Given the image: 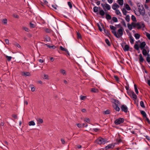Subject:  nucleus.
Here are the masks:
<instances>
[{
    "label": "nucleus",
    "mask_w": 150,
    "mask_h": 150,
    "mask_svg": "<svg viewBox=\"0 0 150 150\" xmlns=\"http://www.w3.org/2000/svg\"><path fill=\"white\" fill-rule=\"evenodd\" d=\"M131 19L133 21H136V18L134 15H132L131 16Z\"/></svg>",
    "instance_id": "obj_49"
},
{
    "label": "nucleus",
    "mask_w": 150,
    "mask_h": 150,
    "mask_svg": "<svg viewBox=\"0 0 150 150\" xmlns=\"http://www.w3.org/2000/svg\"><path fill=\"white\" fill-rule=\"evenodd\" d=\"M122 11L123 14L124 15H126L127 11L124 8H123L122 10Z\"/></svg>",
    "instance_id": "obj_35"
},
{
    "label": "nucleus",
    "mask_w": 150,
    "mask_h": 150,
    "mask_svg": "<svg viewBox=\"0 0 150 150\" xmlns=\"http://www.w3.org/2000/svg\"><path fill=\"white\" fill-rule=\"evenodd\" d=\"M146 118V120L147 122L149 124H150V121L149 119L146 117H145Z\"/></svg>",
    "instance_id": "obj_63"
},
{
    "label": "nucleus",
    "mask_w": 150,
    "mask_h": 150,
    "mask_svg": "<svg viewBox=\"0 0 150 150\" xmlns=\"http://www.w3.org/2000/svg\"><path fill=\"white\" fill-rule=\"evenodd\" d=\"M22 75L25 76H29L30 75V73L29 72H22Z\"/></svg>",
    "instance_id": "obj_14"
},
{
    "label": "nucleus",
    "mask_w": 150,
    "mask_h": 150,
    "mask_svg": "<svg viewBox=\"0 0 150 150\" xmlns=\"http://www.w3.org/2000/svg\"><path fill=\"white\" fill-rule=\"evenodd\" d=\"M115 105H118V104H120V102L118 100H115Z\"/></svg>",
    "instance_id": "obj_38"
},
{
    "label": "nucleus",
    "mask_w": 150,
    "mask_h": 150,
    "mask_svg": "<svg viewBox=\"0 0 150 150\" xmlns=\"http://www.w3.org/2000/svg\"><path fill=\"white\" fill-rule=\"evenodd\" d=\"M117 143H115V144H119V143L122 142V140L121 139H117L116 140Z\"/></svg>",
    "instance_id": "obj_39"
},
{
    "label": "nucleus",
    "mask_w": 150,
    "mask_h": 150,
    "mask_svg": "<svg viewBox=\"0 0 150 150\" xmlns=\"http://www.w3.org/2000/svg\"><path fill=\"white\" fill-rule=\"evenodd\" d=\"M115 13L117 15H119L120 16H121V12H120L119 10H115Z\"/></svg>",
    "instance_id": "obj_26"
},
{
    "label": "nucleus",
    "mask_w": 150,
    "mask_h": 150,
    "mask_svg": "<svg viewBox=\"0 0 150 150\" xmlns=\"http://www.w3.org/2000/svg\"><path fill=\"white\" fill-rule=\"evenodd\" d=\"M28 124H29V126H32V125L34 126L35 125V123L33 121H30L29 122Z\"/></svg>",
    "instance_id": "obj_23"
},
{
    "label": "nucleus",
    "mask_w": 150,
    "mask_h": 150,
    "mask_svg": "<svg viewBox=\"0 0 150 150\" xmlns=\"http://www.w3.org/2000/svg\"><path fill=\"white\" fill-rule=\"evenodd\" d=\"M127 92L128 95H129V96H130L131 97H132V96L133 94V93H134L133 91L130 90V91H127Z\"/></svg>",
    "instance_id": "obj_15"
},
{
    "label": "nucleus",
    "mask_w": 150,
    "mask_h": 150,
    "mask_svg": "<svg viewBox=\"0 0 150 150\" xmlns=\"http://www.w3.org/2000/svg\"><path fill=\"white\" fill-rule=\"evenodd\" d=\"M144 34L146 35L147 38H150V34L149 33L146 32H145Z\"/></svg>",
    "instance_id": "obj_51"
},
{
    "label": "nucleus",
    "mask_w": 150,
    "mask_h": 150,
    "mask_svg": "<svg viewBox=\"0 0 150 150\" xmlns=\"http://www.w3.org/2000/svg\"><path fill=\"white\" fill-rule=\"evenodd\" d=\"M12 116V117L15 119H17L18 118L17 116L16 115L13 114V115Z\"/></svg>",
    "instance_id": "obj_64"
},
{
    "label": "nucleus",
    "mask_w": 150,
    "mask_h": 150,
    "mask_svg": "<svg viewBox=\"0 0 150 150\" xmlns=\"http://www.w3.org/2000/svg\"><path fill=\"white\" fill-rule=\"evenodd\" d=\"M124 122V119L122 118H119L116 119L114 122V123L115 125H119L122 123Z\"/></svg>",
    "instance_id": "obj_4"
},
{
    "label": "nucleus",
    "mask_w": 150,
    "mask_h": 150,
    "mask_svg": "<svg viewBox=\"0 0 150 150\" xmlns=\"http://www.w3.org/2000/svg\"><path fill=\"white\" fill-rule=\"evenodd\" d=\"M146 61L148 63L150 62V57L149 56L147 57L146 58Z\"/></svg>",
    "instance_id": "obj_56"
},
{
    "label": "nucleus",
    "mask_w": 150,
    "mask_h": 150,
    "mask_svg": "<svg viewBox=\"0 0 150 150\" xmlns=\"http://www.w3.org/2000/svg\"><path fill=\"white\" fill-rule=\"evenodd\" d=\"M139 61L140 62V64H141V63H142L144 61V59L143 58L141 54H140L139 55Z\"/></svg>",
    "instance_id": "obj_13"
},
{
    "label": "nucleus",
    "mask_w": 150,
    "mask_h": 150,
    "mask_svg": "<svg viewBox=\"0 0 150 150\" xmlns=\"http://www.w3.org/2000/svg\"><path fill=\"white\" fill-rule=\"evenodd\" d=\"M138 9L140 14L142 16H144L145 14L144 8L142 4L138 5Z\"/></svg>",
    "instance_id": "obj_3"
},
{
    "label": "nucleus",
    "mask_w": 150,
    "mask_h": 150,
    "mask_svg": "<svg viewBox=\"0 0 150 150\" xmlns=\"http://www.w3.org/2000/svg\"><path fill=\"white\" fill-rule=\"evenodd\" d=\"M97 26H98V28L99 30L100 31H102V29L101 28V27H100V25L99 24H98Z\"/></svg>",
    "instance_id": "obj_62"
},
{
    "label": "nucleus",
    "mask_w": 150,
    "mask_h": 150,
    "mask_svg": "<svg viewBox=\"0 0 150 150\" xmlns=\"http://www.w3.org/2000/svg\"><path fill=\"white\" fill-rule=\"evenodd\" d=\"M121 109L122 111L124 112H127L128 111V108L125 105H122L121 107Z\"/></svg>",
    "instance_id": "obj_7"
},
{
    "label": "nucleus",
    "mask_w": 150,
    "mask_h": 150,
    "mask_svg": "<svg viewBox=\"0 0 150 150\" xmlns=\"http://www.w3.org/2000/svg\"><path fill=\"white\" fill-rule=\"evenodd\" d=\"M123 28L121 27L118 30L117 34V38L121 36L123 34Z\"/></svg>",
    "instance_id": "obj_6"
},
{
    "label": "nucleus",
    "mask_w": 150,
    "mask_h": 150,
    "mask_svg": "<svg viewBox=\"0 0 150 150\" xmlns=\"http://www.w3.org/2000/svg\"><path fill=\"white\" fill-rule=\"evenodd\" d=\"M127 26L128 28L130 30H131L132 28V27H133V25L132 24H132H130L129 23H128Z\"/></svg>",
    "instance_id": "obj_22"
},
{
    "label": "nucleus",
    "mask_w": 150,
    "mask_h": 150,
    "mask_svg": "<svg viewBox=\"0 0 150 150\" xmlns=\"http://www.w3.org/2000/svg\"><path fill=\"white\" fill-rule=\"evenodd\" d=\"M93 11L95 13H96L98 11V7L96 6H95L93 8Z\"/></svg>",
    "instance_id": "obj_37"
},
{
    "label": "nucleus",
    "mask_w": 150,
    "mask_h": 150,
    "mask_svg": "<svg viewBox=\"0 0 150 150\" xmlns=\"http://www.w3.org/2000/svg\"><path fill=\"white\" fill-rule=\"evenodd\" d=\"M119 6L116 3L113 4L112 6V8L115 10H117V8H119Z\"/></svg>",
    "instance_id": "obj_9"
},
{
    "label": "nucleus",
    "mask_w": 150,
    "mask_h": 150,
    "mask_svg": "<svg viewBox=\"0 0 150 150\" xmlns=\"http://www.w3.org/2000/svg\"><path fill=\"white\" fill-rule=\"evenodd\" d=\"M84 120L86 121V122L88 123L89 122H90V120L89 118H87L85 119Z\"/></svg>",
    "instance_id": "obj_60"
},
{
    "label": "nucleus",
    "mask_w": 150,
    "mask_h": 150,
    "mask_svg": "<svg viewBox=\"0 0 150 150\" xmlns=\"http://www.w3.org/2000/svg\"><path fill=\"white\" fill-rule=\"evenodd\" d=\"M30 26L31 28H34L36 27V24L35 23H32L30 22Z\"/></svg>",
    "instance_id": "obj_18"
},
{
    "label": "nucleus",
    "mask_w": 150,
    "mask_h": 150,
    "mask_svg": "<svg viewBox=\"0 0 150 150\" xmlns=\"http://www.w3.org/2000/svg\"><path fill=\"white\" fill-rule=\"evenodd\" d=\"M112 20L115 22H117L118 21V20L117 18L116 17H113L112 18Z\"/></svg>",
    "instance_id": "obj_42"
},
{
    "label": "nucleus",
    "mask_w": 150,
    "mask_h": 150,
    "mask_svg": "<svg viewBox=\"0 0 150 150\" xmlns=\"http://www.w3.org/2000/svg\"><path fill=\"white\" fill-rule=\"evenodd\" d=\"M135 38H139L140 35L138 33H136L134 34Z\"/></svg>",
    "instance_id": "obj_59"
},
{
    "label": "nucleus",
    "mask_w": 150,
    "mask_h": 150,
    "mask_svg": "<svg viewBox=\"0 0 150 150\" xmlns=\"http://www.w3.org/2000/svg\"><path fill=\"white\" fill-rule=\"evenodd\" d=\"M106 18L107 20H110L111 18V17L110 15L107 14H106Z\"/></svg>",
    "instance_id": "obj_36"
},
{
    "label": "nucleus",
    "mask_w": 150,
    "mask_h": 150,
    "mask_svg": "<svg viewBox=\"0 0 150 150\" xmlns=\"http://www.w3.org/2000/svg\"><path fill=\"white\" fill-rule=\"evenodd\" d=\"M130 38V41L131 43L132 44H133L134 43V40L133 38Z\"/></svg>",
    "instance_id": "obj_58"
},
{
    "label": "nucleus",
    "mask_w": 150,
    "mask_h": 150,
    "mask_svg": "<svg viewBox=\"0 0 150 150\" xmlns=\"http://www.w3.org/2000/svg\"><path fill=\"white\" fill-rule=\"evenodd\" d=\"M60 72L63 75H66V71L65 70L63 69H61L60 70Z\"/></svg>",
    "instance_id": "obj_33"
},
{
    "label": "nucleus",
    "mask_w": 150,
    "mask_h": 150,
    "mask_svg": "<svg viewBox=\"0 0 150 150\" xmlns=\"http://www.w3.org/2000/svg\"><path fill=\"white\" fill-rule=\"evenodd\" d=\"M43 79H49L48 76L47 75L44 74V77H43Z\"/></svg>",
    "instance_id": "obj_55"
},
{
    "label": "nucleus",
    "mask_w": 150,
    "mask_h": 150,
    "mask_svg": "<svg viewBox=\"0 0 150 150\" xmlns=\"http://www.w3.org/2000/svg\"><path fill=\"white\" fill-rule=\"evenodd\" d=\"M110 28L112 30H116V28L113 25H110Z\"/></svg>",
    "instance_id": "obj_40"
},
{
    "label": "nucleus",
    "mask_w": 150,
    "mask_h": 150,
    "mask_svg": "<svg viewBox=\"0 0 150 150\" xmlns=\"http://www.w3.org/2000/svg\"><path fill=\"white\" fill-rule=\"evenodd\" d=\"M60 49L61 50L63 51H65V52H66V51H67V50L66 48H64L61 46H60Z\"/></svg>",
    "instance_id": "obj_43"
},
{
    "label": "nucleus",
    "mask_w": 150,
    "mask_h": 150,
    "mask_svg": "<svg viewBox=\"0 0 150 150\" xmlns=\"http://www.w3.org/2000/svg\"><path fill=\"white\" fill-rule=\"evenodd\" d=\"M129 46L127 45H125V47H123V49L124 51L126 52L128 51L129 50Z\"/></svg>",
    "instance_id": "obj_12"
},
{
    "label": "nucleus",
    "mask_w": 150,
    "mask_h": 150,
    "mask_svg": "<svg viewBox=\"0 0 150 150\" xmlns=\"http://www.w3.org/2000/svg\"><path fill=\"white\" fill-rule=\"evenodd\" d=\"M44 30L47 33H50L52 32L51 30L47 28H45Z\"/></svg>",
    "instance_id": "obj_19"
},
{
    "label": "nucleus",
    "mask_w": 150,
    "mask_h": 150,
    "mask_svg": "<svg viewBox=\"0 0 150 150\" xmlns=\"http://www.w3.org/2000/svg\"><path fill=\"white\" fill-rule=\"evenodd\" d=\"M68 4L70 8H72V5L71 3V2H68Z\"/></svg>",
    "instance_id": "obj_57"
},
{
    "label": "nucleus",
    "mask_w": 150,
    "mask_h": 150,
    "mask_svg": "<svg viewBox=\"0 0 150 150\" xmlns=\"http://www.w3.org/2000/svg\"><path fill=\"white\" fill-rule=\"evenodd\" d=\"M114 108L117 111H119L120 110V108L118 105H115L114 106Z\"/></svg>",
    "instance_id": "obj_25"
},
{
    "label": "nucleus",
    "mask_w": 150,
    "mask_h": 150,
    "mask_svg": "<svg viewBox=\"0 0 150 150\" xmlns=\"http://www.w3.org/2000/svg\"><path fill=\"white\" fill-rule=\"evenodd\" d=\"M99 13L101 16H103L104 15L105 13L103 10H101L100 11Z\"/></svg>",
    "instance_id": "obj_30"
},
{
    "label": "nucleus",
    "mask_w": 150,
    "mask_h": 150,
    "mask_svg": "<svg viewBox=\"0 0 150 150\" xmlns=\"http://www.w3.org/2000/svg\"><path fill=\"white\" fill-rule=\"evenodd\" d=\"M112 32L115 35V36L117 38V33L116 31V30H112Z\"/></svg>",
    "instance_id": "obj_32"
},
{
    "label": "nucleus",
    "mask_w": 150,
    "mask_h": 150,
    "mask_svg": "<svg viewBox=\"0 0 150 150\" xmlns=\"http://www.w3.org/2000/svg\"><path fill=\"white\" fill-rule=\"evenodd\" d=\"M6 57L8 61H11V60L12 58V57H11L8 56H6Z\"/></svg>",
    "instance_id": "obj_47"
},
{
    "label": "nucleus",
    "mask_w": 150,
    "mask_h": 150,
    "mask_svg": "<svg viewBox=\"0 0 150 150\" xmlns=\"http://www.w3.org/2000/svg\"><path fill=\"white\" fill-rule=\"evenodd\" d=\"M98 91V89H96V88H92L91 90V91L93 92H96Z\"/></svg>",
    "instance_id": "obj_41"
},
{
    "label": "nucleus",
    "mask_w": 150,
    "mask_h": 150,
    "mask_svg": "<svg viewBox=\"0 0 150 150\" xmlns=\"http://www.w3.org/2000/svg\"><path fill=\"white\" fill-rule=\"evenodd\" d=\"M115 146V144H109L108 145V146H106L105 148V149L107 150L108 149H112Z\"/></svg>",
    "instance_id": "obj_8"
},
{
    "label": "nucleus",
    "mask_w": 150,
    "mask_h": 150,
    "mask_svg": "<svg viewBox=\"0 0 150 150\" xmlns=\"http://www.w3.org/2000/svg\"><path fill=\"white\" fill-rule=\"evenodd\" d=\"M126 20L128 22H129L130 20L129 17V16H127L125 18Z\"/></svg>",
    "instance_id": "obj_48"
},
{
    "label": "nucleus",
    "mask_w": 150,
    "mask_h": 150,
    "mask_svg": "<svg viewBox=\"0 0 150 150\" xmlns=\"http://www.w3.org/2000/svg\"><path fill=\"white\" fill-rule=\"evenodd\" d=\"M95 142L97 144L101 145L105 144L107 142L106 139L100 137L96 140Z\"/></svg>",
    "instance_id": "obj_2"
},
{
    "label": "nucleus",
    "mask_w": 150,
    "mask_h": 150,
    "mask_svg": "<svg viewBox=\"0 0 150 150\" xmlns=\"http://www.w3.org/2000/svg\"><path fill=\"white\" fill-rule=\"evenodd\" d=\"M125 7L126 8L128 11H129L131 9L130 7L127 4L125 5Z\"/></svg>",
    "instance_id": "obj_31"
},
{
    "label": "nucleus",
    "mask_w": 150,
    "mask_h": 150,
    "mask_svg": "<svg viewBox=\"0 0 150 150\" xmlns=\"http://www.w3.org/2000/svg\"><path fill=\"white\" fill-rule=\"evenodd\" d=\"M105 42L107 44V45L109 46H110L111 45L110 42L109 40L107 39H106L105 40Z\"/></svg>",
    "instance_id": "obj_21"
},
{
    "label": "nucleus",
    "mask_w": 150,
    "mask_h": 150,
    "mask_svg": "<svg viewBox=\"0 0 150 150\" xmlns=\"http://www.w3.org/2000/svg\"><path fill=\"white\" fill-rule=\"evenodd\" d=\"M77 38H81V34L77 32Z\"/></svg>",
    "instance_id": "obj_61"
},
{
    "label": "nucleus",
    "mask_w": 150,
    "mask_h": 150,
    "mask_svg": "<svg viewBox=\"0 0 150 150\" xmlns=\"http://www.w3.org/2000/svg\"><path fill=\"white\" fill-rule=\"evenodd\" d=\"M13 17L16 18H19V16L17 15H16V14H13Z\"/></svg>",
    "instance_id": "obj_54"
},
{
    "label": "nucleus",
    "mask_w": 150,
    "mask_h": 150,
    "mask_svg": "<svg viewBox=\"0 0 150 150\" xmlns=\"http://www.w3.org/2000/svg\"><path fill=\"white\" fill-rule=\"evenodd\" d=\"M133 27L134 28H135L138 29H140L142 28L143 30H144V28L145 27L144 24L143 23H132Z\"/></svg>",
    "instance_id": "obj_1"
},
{
    "label": "nucleus",
    "mask_w": 150,
    "mask_h": 150,
    "mask_svg": "<svg viewBox=\"0 0 150 150\" xmlns=\"http://www.w3.org/2000/svg\"><path fill=\"white\" fill-rule=\"evenodd\" d=\"M38 121V124H41L43 122V120L42 119H39Z\"/></svg>",
    "instance_id": "obj_28"
},
{
    "label": "nucleus",
    "mask_w": 150,
    "mask_h": 150,
    "mask_svg": "<svg viewBox=\"0 0 150 150\" xmlns=\"http://www.w3.org/2000/svg\"><path fill=\"white\" fill-rule=\"evenodd\" d=\"M140 113L144 117H146V115L144 111L141 110L140 111Z\"/></svg>",
    "instance_id": "obj_16"
},
{
    "label": "nucleus",
    "mask_w": 150,
    "mask_h": 150,
    "mask_svg": "<svg viewBox=\"0 0 150 150\" xmlns=\"http://www.w3.org/2000/svg\"><path fill=\"white\" fill-rule=\"evenodd\" d=\"M86 98V97L84 96H81L80 99L81 100H84Z\"/></svg>",
    "instance_id": "obj_46"
},
{
    "label": "nucleus",
    "mask_w": 150,
    "mask_h": 150,
    "mask_svg": "<svg viewBox=\"0 0 150 150\" xmlns=\"http://www.w3.org/2000/svg\"><path fill=\"white\" fill-rule=\"evenodd\" d=\"M146 45V44L145 42H141L140 43V47L141 49L142 50V49H144V48Z\"/></svg>",
    "instance_id": "obj_10"
},
{
    "label": "nucleus",
    "mask_w": 150,
    "mask_h": 150,
    "mask_svg": "<svg viewBox=\"0 0 150 150\" xmlns=\"http://www.w3.org/2000/svg\"><path fill=\"white\" fill-rule=\"evenodd\" d=\"M117 2L120 5L122 6L123 5V0H118Z\"/></svg>",
    "instance_id": "obj_20"
},
{
    "label": "nucleus",
    "mask_w": 150,
    "mask_h": 150,
    "mask_svg": "<svg viewBox=\"0 0 150 150\" xmlns=\"http://www.w3.org/2000/svg\"><path fill=\"white\" fill-rule=\"evenodd\" d=\"M2 22L4 24H6L7 23V20L6 18L2 20Z\"/></svg>",
    "instance_id": "obj_44"
},
{
    "label": "nucleus",
    "mask_w": 150,
    "mask_h": 150,
    "mask_svg": "<svg viewBox=\"0 0 150 150\" xmlns=\"http://www.w3.org/2000/svg\"><path fill=\"white\" fill-rule=\"evenodd\" d=\"M101 5L105 11V9L108 10H110V6L107 3L105 4H101Z\"/></svg>",
    "instance_id": "obj_5"
},
{
    "label": "nucleus",
    "mask_w": 150,
    "mask_h": 150,
    "mask_svg": "<svg viewBox=\"0 0 150 150\" xmlns=\"http://www.w3.org/2000/svg\"><path fill=\"white\" fill-rule=\"evenodd\" d=\"M142 54L144 56H146L147 55L148 56H149V54L147 52L146 50L145 49H142Z\"/></svg>",
    "instance_id": "obj_11"
},
{
    "label": "nucleus",
    "mask_w": 150,
    "mask_h": 150,
    "mask_svg": "<svg viewBox=\"0 0 150 150\" xmlns=\"http://www.w3.org/2000/svg\"><path fill=\"white\" fill-rule=\"evenodd\" d=\"M133 93V94L132 98L134 100H136L137 98V96L134 93Z\"/></svg>",
    "instance_id": "obj_27"
},
{
    "label": "nucleus",
    "mask_w": 150,
    "mask_h": 150,
    "mask_svg": "<svg viewBox=\"0 0 150 150\" xmlns=\"http://www.w3.org/2000/svg\"><path fill=\"white\" fill-rule=\"evenodd\" d=\"M45 45H46L48 47L50 48L55 49L56 48V47L54 45L51 46L49 45L48 44H45Z\"/></svg>",
    "instance_id": "obj_17"
},
{
    "label": "nucleus",
    "mask_w": 150,
    "mask_h": 150,
    "mask_svg": "<svg viewBox=\"0 0 150 150\" xmlns=\"http://www.w3.org/2000/svg\"><path fill=\"white\" fill-rule=\"evenodd\" d=\"M110 110H106L105 111V114H110Z\"/></svg>",
    "instance_id": "obj_53"
},
{
    "label": "nucleus",
    "mask_w": 150,
    "mask_h": 150,
    "mask_svg": "<svg viewBox=\"0 0 150 150\" xmlns=\"http://www.w3.org/2000/svg\"><path fill=\"white\" fill-rule=\"evenodd\" d=\"M114 78L115 80L117 81H119V78L117 76H115Z\"/></svg>",
    "instance_id": "obj_52"
},
{
    "label": "nucleus",
    "mask_w": 150,
    "mask_h": 150,
    "mask_svg": "<svg viewBox=\"0 0 150 150\" xmlns=\"http://www.w3.org/2000/svg\"><path fill=\"white\" fill-rule=\"evenodd\" d=\"M134 48L137 50H138L139 49V47L137 44H135L134 46Z\"/></svg>",
    "instance_id": "obj_24"
},
{
    "label": "nucleus",
    "mask_w": 150,
    "mask_h": 150,
    "mask_svg": "<svg viewBox=\"0 0 150 150\" xmlns=\"http://www.w3.org/2000/svg\"><path fill=\"white\" fill-rule=\"evenodd\" d=\"M22 29L23 30H25V31H26V32H29V29L28 28L25 27H23Z\"/></svg>",
    "instance_id": "obj_45"
},
{
    "label": "nucleus",
    "mask_w": 150,
    "mask_h": 150,
    "mask_svg": "<svg viewBox=\"0 0 150 150\" xmlns=\"http://www.w3.org/2000/svg\"><path fill=\"white\" fill-rule=\"evenodd\" d=\"M140 105L141 107L143 108H145V107L144 102L142 101H141L140 102Z\"/></svg>",
    "instance_id": "obj_34"
},
{
    "label": "nucleus",
    "mask_w": 150,
    "mask_h": 150,
    "mask_svg": "<svg viewBox=\"0 0 150 150\" xmlns=\"http://www.w3.org/2000/svg\"><path fill=\"white\" fill-rule=\"evenodd\" d=\"M126 42H122L121 43V45L122 48H123V47H125V45H126Z\"/></svg>",
    "instance_id": "obj_50"
},
{
    "label": "nucleus",
    "mask_w": 150,
    "mask_h": 150,
    "mask_svg": "<svg viewBox=\"0 0 150 150\" xmlns=\"http://www.w3.org/2000/svg\"><path fill=\"white\" fill-rule=\"evenodd\" d=\"M134 87L135 92L136 93V94H138V93L139 92L137 88V86L136 84L134 85Z\"/></svg>",
    "instance_id": "obj_29"
}]
</instances>
